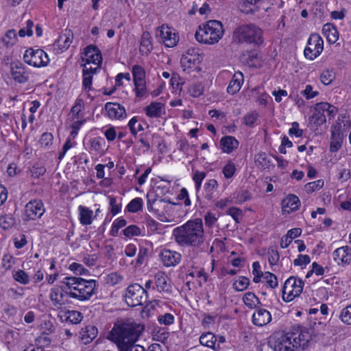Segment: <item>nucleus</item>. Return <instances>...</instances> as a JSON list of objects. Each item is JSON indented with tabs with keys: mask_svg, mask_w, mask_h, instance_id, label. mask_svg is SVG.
Listing matches in <instances>:
<instances>
[{
	"mask_svg": "<svg viewBox=\"0 0 351 351\" xmlns=\"http://www.w3.org/2000/svg\"><path fill=\"white\" fill-rule=\"evenodd\" d=\"M311 335L306 328L298 326L295 331H290L280 336L274 335L269 339L264 348L273 351H303L308 345Z\"/></svg>",
	"mask_w": 351,
	"mask_h": 351,
	"instance_id": "nucleus-1",
	"label": "nucleus"
},
{
	"mask_svg": "<svg viewBox=\"0 0 351 351\" xmlns=\"http://www.w3.org/2000/svg\"><path fill=\"white\" fill-rule=\"evenodd\" d=\"M173 236L176 243L182 247H200L205 240L202 219L189 220L177 227L173 230Z\"/></svg>",
	"mask_w": 351,
	"mask_h": 351,
	"instance_id": "nucleus-2",
	"label": "nucleus"
},
{
	"mask_svg": "<svg viewBox=\"0 0 351 351\" xmlns=\"http://www.w3.org/2000/svg\"><path fill=\"white\" fill-rule=\"evenodd\" d=\"M62 283L70 291H64L69 297L84 301L90 299L95 293L96 281L86 280L82 278L66 277Z\"/></svg>",
	"mask_w": 351,
	"mask_h": 351,
	"instance_id": "nucleus-3",
	"label": "nucleus"
},
{
	"mask_svg": "<svg viewBox=\"0 0 351 351\" xmlns=\"http://www.w3.org/2000/svg\"><path fill=\"white\" fill-rule=\"evenodd\" d=\"M144 330L143 325L134 322L115 324L110 332L112 340L116 343L134 344Z\"/></svg>",
	"mask_w": 351,
	"mask_h": 351,
	"instance_id": "nucleus-4",
	"label": "nucleus"
},
{
	"mask_svg": "<svg viewBox=\"0 0 351 351\" xmlns=\"http://www.w3.org/2000/svg\"><path fill=\"white\" fill-rule=\"evenodd\" d=\"M223 35L222 23L219 21L211 20L206 24L199 26L195 37L199 43L213 45L219 42Z\"/></svg>",
	"mask_w": 351,
	"mask_h": 351,
	"instance_id": "nucleus-5",
	"label": "nucleus"
},
{
	"mask_svg": "<svg viewBox=\"0 0 351 351\" xmlns=\"http://www.w3.org/2000/svg\"><path fill=\"white\" fill-rule=\"evenodd\" d=\"M233 40L238 43L259 46L263 42V32L261 29L254 24L241 25L234 30Z\"/></svg>",
	"mask_w": 351,
	"mask_h": 351,
	"instance_id": "nucleus-6",
	"label": "nucleus"
},
{
	"mask_svg": "<svg viewBox=\"0 0 351 351\" xmlns=\"http://www.w3.org/2000/svg\"><path fill=\"white\" fill-rule=\"evenodd\" d=\"M351 126V122L348 120H341L340 117L338 120L330 128V151L331 152H337L342 146L345 132L346 128Z\"/></svg>",
	"mask_w": 351,
	"mask_h": 351,
	"instance_id": "nucleus-7",
	"label": "nucleus"
},
{
	"mask_svg": "<svg viewBox=\"0 0 351 351\" xmlns=\"http://www.w3.org/2000/svg\"><path fill=\"white\" fill-rule=\"evenodd\" d=\"M125 300L128 306H142L147 302V292L139 284H132L127 288Z\"/></svg>",
	"mask_w": 351,
	"mask_h": 351,
	"instance_id": "nucleus-8",
	"label": "nucleus"
},
{
	"mask_svg": "<svg viewBox=\"0 0 351 351\" xmlns=\"http://www.w3.org/2000/svg\"><path fill=\"white\" fill-rule=\"evenodd\" d=\"M304 282L295 277H289L284 283L282 287V300L285 302H291L299 296L302 292Z\"/></svg>",
	"mask_w": 351,
	"mask_h": 351,
	"instance_id": "nucleus-9",
	"label": "nucleus"
},
{
	"mask_svg": "<svg viewBox=\"0 0 351 351\" xmlns=\"http://www.w3.org/2000/svg\"><path fill=\"white\" fill-rule=\"evenodd\" d=\"M23 60L27 64L35 67L46 66L49 62L47 54L43 49L34 50L32 48L25 51Z\"/></svg>",
	"mask_w": 351,
	"mask_h": 351,
	"instance_id": "nucleus-10",
	"label": "nucleus"
},
{
	"mask_svg": "<svg viewBox=\"0 0 351 351\" xmlns=\"http://www.w3.org/2000/svg\"><path fill=\"white\" fill-rule=\"evenodd\" d=\"M324 41L318 34H313L310 36L304 53L306 58L314 60L323 51Z\"/></svg>",
	"mask_w": 351,
	"mask_h": 351,
	"instance_id": "nucleus-11",
	"label": "nucleus"
},
{
	"mask_svg": "<svg viewBox=\"0 0 351 351\" xmlns=\"http://www.w3.org/2000/svg\"><path fill=\"white\" fill-rule=\"evenodd\" d=\"M44 213V205L41 200H31L25 206L24 220H35L40 218Z\"/></svg>",
	"mask_w": 351,
	"mask_h": 351,
	"instance_id": "nucleus-12",
	"label": "nucleus"
},
{
	"mask_svg": "<svg viewBox=\"0 0 351 351\" xmlns=\"http://www.w3.org/2000/svg\"><path fill=\"white\" fill-rule=\"evenodd\" d=\"M156 36L160 37L166 47H173L179 40V36L167 25H162L156 32Z\"/></svg>",
	"mask_w": 351,
	"mask_h": 351,
	"instance_id": "nucleus-13",
	"label": "nucleus"
},
{
	"mask_svg": "<svg viewBox=\"0 0 351 351\" xmlns=\"http://www.w3.org/2000/svg\"><path fill=\"white\" fill-rule=\"evenodd\" d=\"M84 58H82L83 61H86L87 64L93 63L97 64L99 67L102 61V56L97 47L93 45L87 46L84 49Z\"/></svg>",
	"mask_w": 351,
	"mask_h": 351,
	"instance_id": "nucleus-14",
	"label": "nucleus"
},
{
	"mask_svg": "<svg viewBox=\"0 0 351 351\" xmlns=\"http://www.w3.org/2000/svg\"><path fill=\"white\" fill-rule=\"evenodd\" d=\"M202 59V56L199 53V49L190 48L185 54L182 55L180 62L182 66L191 68V64H198Z\"/></svg>",
	"mask_w": 351,
	"mask_h": 351,
	"instance_id": "nucleus-15",
	"label": "nucleus"
},
{
	"mask_svg": "<svg viewBox=\"0 0 351 351\" xmlns=\"http://www.w3.org/2000/svg\"><path fill=\"white\" fill-rule=\"evenodd\" d=\"M105 110L110 119H123L127 115L125 108L118 103L107 102Z\"/></svg>",
	"mask_w": 351,
	"mask_h": 351,
	"instance_id": "nucleus-16",
	"label": "nucleus"
},
{
	"mask_svg": "<svg viewBox=\"0 0 351 351\" xmlns=\"http://www.w3.org/2000/svg\"><path fill=\"white\" fill-rule=\"evenodd\" d=\"M160 256L164 265L166 267H172L178 265L182 258L180 253L167 249L162 250Z\"/></svg>",
	"mask_w": 351,
	"mask_h": 351,
	"instance_id": "nucleus-17",
	"label": "nucleus"
},
{
	"mask_svg": "<svg viewBox=\"0 0 351 351\" xmlns=\"http://www.w3.org/2000/svg\"><path fill=\"white\" fill-rule=\"evenodd\" d=\"M10 71L12 76L15 81L19 83H24L27 80L28 77L25 72V68L21 62L16 61L12 62Z\"/></svg>",
	"mask_w": 351,
	"mask_h": 351,
	"instance_id": "nucleus-18",
	"label": "nucleus"
},
{
	"mask_svg": "<svg viewBox=\"0 0 351 351\" xmlns=\"http://www.w3.org/2000/svg\"><path fill=\"white\" fill-rule=\"evenodd\" d=\"M155 284L159 292L169 293L171 292V285L167 275L162 272H158L154 276Z\"/></svg>",
	"mask_w": 351,
	"mask_h": 351,
	"instance_id": "nucleus-19",
	"label": "nucleus"
},
{
	"mask_svg": "<svg viewBox=\"0 0 351 351\" xmlns=\"http://www.w3.org/2000/svg\"><path fill=\"white\" fill-rule=\"evenodd\" d=\"M271 320L270 313L263 308H258L256 312L253 314L252 322L254 325L258 326H263Z\"/></svg>",
	"mask_w": 351,
	"mask_h": 351,
	"instance_id": "nucleus-20",
	"label": "nucleus"
},
{
	"mask_svg": "<svg viewBox=\"0 0 351 351\" xmlns=\"http://www.w3.org/2000/svg\"><path fill=\"white\" fill-rule=\"evenodd\" d=\"M282 212L290 213L298 209L300 205L299 198L295 195H289L282 202Z\"/></svg>",
	"mask_w": 351,
	"mask_h": 351,
	"instance_id": "nucleus-21",
	"label": "nucleus"
},
{
	"mask_svg": "<svg viewBox=\"0 0 351 351\" xmlns=\"http://www.w3.org/2000/svg\"><path fill=\"white\" fill-rule=\"evenodd\" d=\"M239 60L250 67H256L258 64V53L254 51H245L240 55Z\"/></svg>",
	"mask_w": 351,
	"mask_h": 351,
	"instance_id": "nucleus-22",
	"label": "nucleus"
},
{
	"mask_svg": "<svg viewBox=\"0 0 351 351\" xmlns=\"http://www.w3.org/2000/svg\"><path fill=\"white\" fill-rule=\"evenodd\" d=\"M220 146L223 152L230 154L239 146V141L232 136H226L221 138Z\"/></svg>",
	"mask_w": 351,
	"mask_h": 351,
	"instance_id": "nucleus-23",
	"label": "nucleus"
},
{
	"mask_svg": "<svg viewBox=\"0 0 351 351\" xmlns=\"http://www.w3.org/2000/svg\"><path fill=\"white\" fill-rule=\"evenodd\" d=\"M322 32L324 35L326 37L328 43L333 44L335 43L339 38V32L331 23H326L323 26Z\"/></svg>",
	"mask_w": 351,
	"mask_h": 351,
	"instance_id": "nucleus-24",
	"label": "nucleus"
},
{
	"mask_svg": "<svg viewBox=\"0 0 351 351\" xmlns=\"http://www.w3.org/2000/svg\"><path fill=\"white\" fill-rule=\"evenodd\" d=\"M243 81V75L241 72H238L233 75L227 88V91L231 95H234L239 91L241 84Z\"/></svg>",
	"mask_w": 351,
	"mask_h": 351,
	"instance_id": "nucleus-25",
	"label": "nucleus"
},
{
	"mask_svg": "<svg viewBox=\"0 0 351 351\" xmlns=\"http://www.w3.org/2000/svg\"><path fill=\"white\" fill-rule=\"evenodd\" d=\"M164 104L160 102H152L145 108V114L149 117H160Z\"/></svg>",
	"mask_w": 351,
	"mask_h": 351,
	"instance_id": "nucleus-26",
	"label": "nucleus"
},
{
	"mask_svg": "<svg viewBox=\"0 0 351 351\" xmlns=\"http://www.w3.org/2000/svg\"><path fill=\"white\" fill-rule=\"evenodd\" d=\"M152 37L148 32H144L141 36L140 52L148 55L152 49Z\"/></svg>",
	"mask_w": 351,
	"mask_h": 351,
	"instance_id": "nucleus-27",
	"label": "nucleus"
},
{
	"mask_svg": "<svg viewBox=\"0 0 351 351\" xmlns=\"http://www.w3.org/2000/svg\"><path fill=\"white\" fill-rule=\"evenodd\" d=\"M79 212H80V221L82 225L86 226L90 225L92 223V216H93V210H90L88 208L80 206H79Z\"/></svg>",
	"mask_w": 351,
	"mask_h": 351,
	"instance_id": "nucleus-28",
	"label": "nucleus"
},
{
	"mask_svg": "<svg viewBox=\"0 0 351 351\" xmlns=\"http://www.w3.org/2000/svg\"><path fill=\"white\" fill-rule=\"evenodd\" d=\"M218 187V182L215 179H210L205 183L204 189L205 191L204 197L207 200H212L214 197V191Z\"/></svg>",
	"mask_w": 351,
	"mask_h": 351,
	"instance_id": "nucleus-29",
	"label": "nucleus"
},
{
	"mask_svg": "<svg viewBox=\"0 0 351 351\" xmlns=\"http://www.w3.org/2000/svg\"><path fill=\"white\" fill-rule=\"evenodd\" d=\"M215 341V336L210 332L203 333L199 337V343L208 348H214Z\"/></svg>",
	"mask_w": 351,
	"mask_h": 351,
	"instance_id": "nucleus-30",
	"label": "nucleus"
},
{
	"mask_svg": "<svg viewBox=\"0 0 351 351\" xmlns=\"http://www.w3.org/2000/svg\"><path fill=\"white\" fill-rule=\"evenodd\" d=\"M132 75L134 84L145 82V72L142 66L134 65L132 69Z\"/></svg>",
	"mask_w": 351,
	"mask_h": 351,
	"instance_id": "nucleus-31",
	"label": "nucleus"
},
{
	"mask_svg": "<svg viewBox=\"0 0 351 351\" xmlns=\"http://www.w3.org/2000/svg\"><path fill=\"white\" fill-rule=\"evenodd\" d=\"M244 304L250 308L256 307L257 304H261L259 299L252 292L246 293L243 298Z\"/></svg>",
	"mask_w": 351,
	"mask_h": 351,
	"instance_id": "nucleus-32",
	"label": "nucleus"
},
{
	"mask_svg": "<svg viewBox=\"0 0 351 351\" xmlns=\"http://www.w3.org/2000/svg\"><path fill=\"white\" fill-rule=\"evenodd\" d=\"M15 222V219L12 215H5L0 217V226L4 230L12 228Z\"/></svg>",
	"mask_w": 351,
	"mask_h": 351,
	"instance_id": "nucleus-33",
	"label": "nucleus"
},
{
	"mask_svg": "<svg viewBox=\"0 0 351 351\" xmlns=\"http://www.w3.org/2000/svg\"><path fill=\"white\" fill-rule=\"evenodd\" d=\"M250 285V280L244 276H240L233 283V288L237 291H244Z\"/></svg>",
	"mask_w": 351,
	"mask_h": 351,
	"instance_id": "nucleus-34",
	"label": "nucleus"
},
{
	"mask_svg": "<svg viewBox=\"0 0 351 351\" xmlns=\"http://www.w3.org/2000/svg\"><path fill=\"white\" fill-rule=\"evenodd\" d=\"M17 40V36L16 31L13 29H9L5 36L3 38V42L6 46L14 45Z\"/></svg>",
	"mask_w": 351,
	"mask_h": 351,
	"instance_id": "nucleus-35",
	"label": "nucleus"
},
{
	"mask_svg": "<svg viewBox=\"0 0 351 351\" xmlns=\"http://www.w3.org/2000/svg\"><path fill=\"white\" fill-rule=\"evenodd\" d=\"M143 208V200L140 197L133 199L127 206V210L130 213H136Z\"/></svg>",
	"mask_w": 351,
	"mask_h": 351,
	"instance_id": "nucleus-36",
	"label": "nucleus"
},
{
	"mask_svg": "<svg viewBox=\"0 0 351 351\" xmlns=\"http://www.w3.org/2000/svg\"><path fill=\"white\" fill-rule=\"evenodd\" d=\"M310 121L313 122L316 127L320 126L326 121V114L319 111H315L312 116L309 118Z\"/></svg>",
	"mask_w": 351,
	"mask_h": 351,
	"instance_id": "nucleus-37",
	"label": "nucleus"
},
{
	"mask_svg": "<svg viewBox=\"0 0 351 351\" xmlns=\"http://www.w3.org/2000/svg\"><path fill=\"white\" fill-rule=\"evenodd\" d=\"M14 279L23 284L27 285L29 282V276L23 270L19 269L13 274Z\"/></svg>",
	"mask_w": 351,
	"mask_h": 351,
	"instance_id": "nucleus-38",
	"label": "nucleus"
},
{
	"mask_svg": "<svg viewBox=\"0 0 351 351\" xmlns=\"http://www.w3.org/2000/svg\"><path fill=\"white\" fill-rule=\"evenodd\" d=\"M344 250H343L341 247L337 248L333 252V258L335 261L339 264L340 263H349L348 258H349V256L348 257H346L344 254Z\"/></svg>",
	"mask_w": 351,
	"mask_h": 351,
	"instance_id": "nucleus-39",
	"label": "nucleus"
},
{
	"mask_svg": "<svg viewBox=\"0 0 351 351\" xmlns=\"http://www.w3.org/2000/svg\"><path fill=\"white\" fill-rule=\"evenodd\" d=\"M255 162L263 168H267L270 165V160L268 159L266 153L261 152L255 156Z\"/></svg>",
	"mask_w": 351,
	"mask_h": 351,
	"instance_id": "nucleus-40",
	"label": "nucleus"
},
{
	"mask_svg": "<svg viewBox=\"0 0 351 351\" xmlns=\"http://www.w3.org/2000/svg\"><path fill=\"white\" fill-rule=\"evenodd\" d=\"M335 75L332 71L326 70L320 75V80L324 85H328L335 80Z\"/></svg>",
	"mask_w": 351,
	"mask_h": 351,
	"instance_id": "nucleus-41",
	"label": "nucleus"
},
{
	"mask_svg": "<svg viewBox=\"0 0 351 351\" xmlns=\"http://www.w3.org/2000/svg\"><path fill=\"white\" fill-rule=\"evenodd\" d=\"M67 313L68 315L66 317V320L72 324H78L82 321L83 318L82 313L79 311H68Z\"/></svg>",
	"mask_w": 351,
	"mask_h": 351,
	"instance_id": "nucleus-42",
	"label": "nucleus"
},
{
	"mask_svg": "<svg viewBox=\"0 0 351 351\" xmlns=\"http://www.w3.org/2000/svg\"><path fill=\"white\" fill-rule=\"evenodd\" d=\"M206 176V172L204 171H195L193 176V180L195 182V189L197 192H198L201 188L202 180L205 178Z\"/></svg>",
	"mask_w": 351,
	"mask_h": 351,
	"instance_id": "nucleus-43",
	"label": "nucleus"
},
{
	"mask_svg": "<svg viewBox=\"0 0 351 351\" xmlns=\"http://www.w3.org/2000/svg\"><path fill=\"white\" fill-rule=\"evenodd\" d=\"M339 318L343 323L351 324V304L342 309Z\"/></svg>",
	"mask_w": 351,
	"mask_h": 351,
	"instance_id": "nucleus-44",
	"label": "nucleus"
},
{
	"mask_svg": "<svg viewBox=\"0 0 351 351\" xmlns=\"http://www.w3.org/2000/svg\"><path fill=\"white\" fill-rule=\"evenodd\" d=\"M57 45L61 49H66L71 43V40L69 36L63 34L59 36L56 41Z\"/></svg>",
	"mask_w": 351,
	"mask_h": 351,
	"instance_id": "nucleus-45",
	"label": "nucleus"
},
{
	"mask_svg": "<svg viewBox=\"0 0 351 351\" xmlns=\"http://www.w3.org/2000/svg\"><path fill=\"white\" fill-rule=\"evenodd\" d=\"M191 95L193 97H197L204 93V86L202 83H195L191 86L189 88Z\"/></svg>",
	"mask_w": 351,
	"mask_h": 351,
	"instance_id": "nucleus-46",
	"label": "nucleus"
},
{
	"mask_svg": "<svg viewBox=\"0 0 351 351\" xmlns=\"http://www.w3.org/2000/svg\"><path fill=\"white\" fill-rule=\"evenodd\" d=\"M323 186L324 181L322 180H318L306 184L305 185V190L307 193H312L316 190L320 189Z\"/></svg>",
	"mask_w": 351,
	"mask_h": 351,
	"instance_id": "nucleus-47",
	"label": "nucleus"
},
{
	"mask_svg": "<svg viewBox=\"0 0 351 351\" xmlns=\"http://www.w3.org/2000/svg\"><path fill=\"white\" fill-rule=\"evenodd\" d=\"M123 234L127 237L138 236L141 234L140 228L136 225H131L123 230Z\"/></svg>",
	"mask_w": 351,
	"mask_h": 351,
	"instance_id": "nucleus-48",
	"label": "nucleus"
},
{
	"mask_svg": "<svg viewBox=\"0 0 351 351\" xmlns=\"http://www.w3.org/2000/svg\"><path fill=\"white\" fill-rule=\"evenodd\" d=\"M53 136L51 133L45 132L41 135L39 143L42 147H49L53 142Z\"/></svg>",
	"mask_w": 351,
	"mask_h": 351,
	"instance_id": "nucleus-49",
	"label": "nucleus"
},
{
	"mask_svg": "<svg viewBox=\"0 0 351 351\" xmlns=\"http://www.w3.org/2000/svg\"><path fill=\"white\" fill-rule=\"evenodd\" d=\"M263 278L266 280L267 283L271 289H274L278 286V280L276 275L271 272H265Z\"/></svg>",
	"mask_w": 351,
	"mask_h": 351,
	"instance_id": "nucleus-50",
	"label": "nucleus"
},
{
	"mask_svg": "<svg viewBox=\"0 0 351 351\" xmlns=\"http://www.w3.org/2000/svg\"><path fill=\"white\" fill-rule=\"evenodd\" d=\"M158 321L160 324L169 326L174 322V316L171 313H165L158 316Z\"/></svg>",
	"mask_w": 351,
	"mask_h": 351,
	"instance_id": "nucleus-51",
	"label": "nucleus"
},
{
	"mask_svg": "<svg viewBox=\"0 0 351 351\" xmlns=\"http://www.w3.org/2000/svg\"><path fill=\"white\" fill-rule=\"evenodd\" d=\"M236 171L235 165L229 161L223 168V173L226 178H232Z\"/></svg>",
	"mask_w": 351,
	"mask_h": 351,
	"instance_id": "nucleus-52",
	"label": "nucleus"
},
{
	"mask_svg": "<svg viewBox=\"0 0 351 351\" xmlns=\"http://www.w3.org/2000/svg\"><path fill=\"white\" fill-rule=\"evenodd\" d=\"M258 117V113L255 112L246 114L243 117V123L245 125L252 128L254 126L255 121L257 120Z\"/></svg>",
	"mask_w": 351,
	"mask_h": 351,
	"instance_id": "nucleus-53",
	"label": "nucleus"
},
{
	"mask_svg": "<svg viewBox=\"0 0 351 351\" xmlns=\"http://www.w3.org/2000/svg\"><path fill=\"white\" fill-rule=\"evenodd\" d=\"M93 76L88 75V70L83 69V86L86 90H90L92 86Z\"/></svg>",
	"mask_w": 351,
	"mask_h": 351,
	"instance_id": "nucleus-54",
	"label": "nucleus"
},
{
	"mask_svg": "<svg viewBox=\"0 0 351 351\" xmlns=\"http://www.w3.org/2000/svg\"><path fill=\"white\" fill-rule=\"evenodd\" d=\"M137 121H138L136 117H134L132 119H130V121L128 123V127L130 128V130L134 136H136L138 131H142L144 130L143 125L141 123L138 125L137 129L135 128L134 125L137 123Z\"/></svg>",
	"mask_w": 351,
	"mask_h": 351,
	"instance_id": "nucleus-55",
	"label": "nucleus"
},
{
	"mask_svg": "<svg viewBox=\"0 0 351 351\" xmlns=\"http://www.w3.org/2000/svg\"><path fill=\"white\" fill-rule=\"evenodd\" d=\"M268 254H269L268 261H269V263H270V265H276L280 258L278 252L276 250L271 248V249L269 250Z\"/></svg>",
	"mask_w": 351,
	"mask_h": 351,
	"instance_id": "nucleus-56",
	"label": "nucleus"
},
{
	"mask_svg": "<svg viewBox=\"0 0 351 351\" xmlns=\"http://www.w3.org/2000/svg\"><path fill=\"white\" fill-rule=\"evenodd\" d=\"M311 258L308 255H298V258L293 261V264L295 266H301L302 265H307L310 263Z\"/></svg>",
	"mask_w": 351,
	"mask_h": 351,
	"instance_id": "nucleus-57",
	"label": "nucleus"
},
{
	"mask_svg": "<svg viewBox=\"0 0 351 351\" xmlns=\"http://www.w3.org/2000/svg\"><path fill=\"white\" fill-rule=\"evenodd\" d=\"M60 292V289L58 287H54L51 289L50 293V299L53 302L54 306L56 305H62L61 300L58 298Z\"/></svg>",
	"mask_w": 351,
	"mask_h": 351,
	"instance_id": "nucleus-58",
	"label": "nucleus"
},
{
	"mask_svg": "<svg viewBox=\"0 0 351 351\" xmlns=\"http://www.w3.org/2000/svg\"><path fill=\"white\" fill-rule=\"evenodd\" d=\"M69 269L71 271H73L75 274L79 275H83L88 272V270L86 269L83 267L82 265L78 264L77 263H73L71 265H70Z\"/></svg>",
	"mask_w": 351,
	"mask_h": 351,
	"instance_id": "nucleus-59",
	"label": "nucleus"
},
{
	"mask_svg": "<svg viewBox=\"0 0 351 351\" xmlns=\"http://www.w3.org/2000/svg\"><path fill=\"white\" fill-rule=\"evenodd\" d=\"M136 97H142L147 93L145 82L134 84Z\"/></svg>",
	"mask_w": 351,
	"mask_h": 351,
	"instance_id": "nucleus-60",
	"label": "nucleus"
},
{
	"mask_svg": "<svg viewBox=\"0 0 351 351\" xmlns=\"http://www.w3.org/2000/svg\"><path fill=\"white\" fill-rule=\"evenodd\" d=\"M302 94L306 99H310L317 96L318 95V92L313 91L312 86L306 85L305 89L302 91Z\"/></svg>",
	"mask_w": 351,
	"mask_h": 351,
	"instance_id": "nucleus-61",
	"label": "nucleus"
},
{
	"mask_svg": "<svg viewBox=\"0 0 351 351\" xmlns=\"http://www.w3.org/2000/svg\"><path fill=\"white\" fill-rule=\"evenodd\" d=\"M289 135H295L297 137H300L303 134V130L299 128V123L298 122H293L292 127L289 130Z\"/></svg>",
	"mask_w": 351,
	"mask_h": 351,
	"instance_id": "nucleus-62",
	"label": "nucleus"
},
{
	"mask_svg": "<svg viewBox=\"0 0 351 351\" xmlns=\"http://www.w3.org/2000/svg\"><path fill=\"white\" fill-rule=\"evenodd\" d=\"M81 100L78 99L76 101L75 104L71 108V113L72 114L73 120L80 117L79 114L81 111Z\"/></svg>",
	"mask_w": 351,
	"mask_h": 351,
	"instance_id": "nucleus-63",
	"label": "nucleus"
},
{
	"mask_svg": "<svg viewBox=\"0 0 351 351\" xmlns=\"http://www.w3.org/2000/svg\"><path fill=\"white\" fill-rule=\"evenodd\" d=\"M228 214L232 217L237 223L239 222V217L241 216L242 211L241 209L231 207L228 210Z\"/></svg>",
	"mask_w": 351,
	"mask_h": 351,
	"instance_id": "nucleus-64",
	"label": "nucleus"
}]
</instances>
